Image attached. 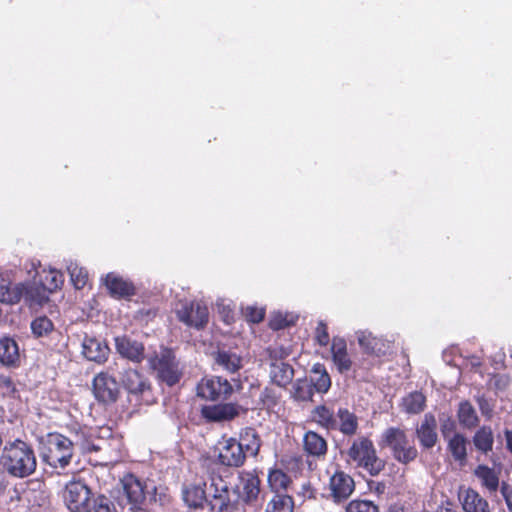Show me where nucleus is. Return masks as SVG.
<instances>
[{
    "label": "nucleus",
    "mask_w": 512,
    "mask_h": 512,
    "mask_svg": "<svg viewBox=\"0 0 512 512\" xmlns=\"http://www.w3.org/2000/svg\"><path fill=\"white\" fill-rule=\"evenodd\" d=\"M23 287L24 290L22 298H24L25 301L28 302L30 306L42 305L44 302L48 300V295L50 293L41 283H33L27 285L23 284Z\"/></svg>",
    "instance_id": "31"
},
{
    "label": "nucleus",
    "mask_w": 512,
    "mask_h": 512,
    "mask_svg": "<svg viewBox=\"0 0 512 512\" xmlns=\"http://www.w3.org/2000/svg\"><path fill=\"white\" fill-rule=\"evenodd\" d=\"M23 284L12 285L10 280L0 275V302L14 304L20 301L23 295Z\"/></svg>",
    "instance_id": "28"
},
{
    "label": "nucleus",
    "mask_w": 512,
    "mask_h": 512,
    "mask_svg": "<svg viewBox=\"0 0 512 512\" xmlns=\"http://www.w3.org/2000/svg\"><path fill=\"white\" fill-rule=\"evenodd\" d=\"M94 512H117L112 506L109 499L100 497L96 502H93Z\"/></svg>",
    "instance_id": "47"
},
{
    "label": "nucleus",
    "mask_w": 512,
    "mask_h": 512,
    "mask_svg": "<svg viewBox=\"0 0 512 512\" xmlns=\"http://www.w3.org/2000/svg\"><path fill=\"white\" fill-rule=\"evenodd\" d=\"M216 449L218 451L219 462L228 467H240L243 465L246 452L244 445L235 438L223 437L218 441Z\"/></svg>",
    "instance_id": "10"
},
{
    "label": "nucleus",
    "mask_w": 512,
    "mask_h": 512,
    "mask_svg": "<svg viewBox=\"0 0 512 512\" xmlns=\"http://www.w3.org/2000/svg\"><path fill=\"white\" fill-rule=\"evenodd\" d=\"M329 489L334 502L347 500L355 489L353 478L343 471H336L329 481Z\"/></svg>",
    "instance_id": "14"
},
{
    "label": "nucleus",
    "mask_w": 512,
    "mask_h": 512,
    "mask_svg": "<svg viewBox=\"0 0 512 512\" xmlns=\"http://www.w3.org/2000/svg\"><path fill=\"white\" fill-rule=\"evenodd\" d=\"M115 350L124 359L133 363H141L145 358L144 345L127 335L114 338Z\"/></svg>",
    "instance_id": "13"
},
{
    "label": "nucleus",
    "mask_w": 512,
    "mask_h": 512,
    "mask_svg": "<svg viewBox=\"0 0 512 512\" xmlns=\"http://www.w3.org/2000/svg\"><path fill=\"white\" fill-rule=\"evenodd\" d=\"M331 359L340 374H347L354 368V362L348 352L347 343L341 337H334L331 343Z\"/></svg>",
    "instance_id": "15"
},
{
    "label": "nucleus",
    "mask_w": 512,
    "mask_h": 512,
    "mask_svg": "<svg viewBox=\"0 0 512 512\" xmlns=\"http://www.w3.org/2000/svg\"><path fill=\"white\" fill-rule=\"evenodd\" d=\"M348 456L372 476L378 475L385 467V462L377 456L372 441L366 437L358 438L352 443Z\"/></svg>",
    "instance_id": "4"
},
{
    "label": "nucleus",
    "mask_w": 512,
    "mask_h": 512,
    "mask_svg": "<svg viewBox=\"0 0 512 512\" xmlns=\"http://www.w3.org/2000/svg\"><path fill=\"white\" fill-rule=\"evenodd\" d=\"M31 330L34 336L44 337L54 330V325L48 317L39 316L31 322Z\"/></svg>",
    "instance_id": "44"
},
{
    "label": "nucleus",
    "mask_w": 512,
    "mask_h": 512,
    "mask_svg": "<svg viewBox=\"0 0 512 512\" xmlns=\"http://www.w3.org/2000/svg\"><path fill=\"white\" fill-rule=\"evenodd\" d=\"M475 447L483 452L488 453L493 448L494 437L492 429L488 426L481 427L473 437Z\"/></svg>",
    "instance_id": "35"
},
{
    "label": "nucleus",
    "mask_w": 512,
    "mask_h": 512,
    "mask_svg": "<svg viewBox=\"0 0 512 512\" xmlns=\"http://www.w3.org/2000/svg\"><path fill=\"white\" fill-rule=\"evenodd\" d=\"M122 512H147L146 510L140 508L139 506H136V507H126V506H123L122 507Z\"/></svg>",
    "instance_id": "54"
},
{
    "label": "nucleus",
    "mask_w": 512,
    "mask_h": 512,
    "mask_svg": "<svg viewBox=\"0 0 512 512\" xmlns=\"http://www.w3.org/2000/svg\"><path fill=\"white\" fill-rule=\"evenodd\" d=\"M215 362L230 373H235L242 367V358L237 353L228 350L219 351Z\"/></svg>",
    "instance_id": "32"
},
{
    "label": "nucleus",
    "mask_w": 512,
    "mask_h": 512,
    "mask_svg": "<svg viewBox=\"0 0 512 512\" xmlns=\"http://www.w3.org/2000/svg\"><path fill=\"white\" fill-rule=\"evenodd\" d=\"M183 500L190 508H201L206 501V492L199 485L188 486L183 490Z\"/></svg>",
    "instance_id": "34"
},
{
    "label": "nucleus",
    "mask_w": 512,
    "mask_h": 512,
    "mask_svg": "<svg viewBox=\"0 0 512 512\" xmlns=\"http://www.w3.org/2000/svg\"><path fill=\"white\" fill-rule=\"evenodd\" d=\"M315 339L321 346H326L329 343V333L327 325L323 321H319L315 330Z\"/></svg>",
    "instance_id": "46"
},
{
    "label": "nucleus",
    "mask_w": 512,
    "mask_h": 512,
    "mask_svg": "<svg viewBox=\"0 0 512 512\" xmlns=\"http://www.w3.org/2000/svg\"><path fill=\"white\" fill-rule=\"evenodd\" d=\"M314 391L308 379H297L292 385L291 394L297 401H310L312 400Z\"/></svg>",
    "instance_id": "39"
},
{
    "label": "nucleus",
    "mask_w": 512,
    "mask_h": 512,
    "mask_svg": "<svg viewBox=\"0 0 512 512\" xmlns=\"http://www.w3.org/2000/svg\"><path fill=\"white\" fill-rule=\"evenodd\" d=\"M462 506L465 512H489L488 502L473 489L465 491Z\"/></svg>",
    "instance_id": "30"
},
{
    "label": "nucleus",
    "mask_w": 512,
    "mask_h": 512,
    "mask_svg": "<svg viewBox=\"0 0 512 512\" xmlns=\"http://www.w3.org/2000/svg\"><path fill=\"white\" fill-rule=\"evenodd\" d=\"M240 411L238 405L232 403L206 405L201 409L203 418L211 422L229 421L235 418Z\"/></svg>",
    "instance_id": "18"
},
{
    "label": "nucleus",
    "mask_w": 512,
    "mask_h": 512,
    "mask_svg": "<svg viewBox=\"0 0 512 512\" xmlns=\"http://www.w3.org/2000/svg\"><path fill=\"white\" fill-rule=\"evenodd\" d=\"M467 444V439L459 433L453 434V436L448 439V450L456 461L460 463L466 461Z\"/></svg>",
    "instance_id": "33"
},
{
    "label": "nucleus",
    "mask_w": 512,
    "mask_h": 512,
    "mask_svg": "<svg viewBox=\"0 0 512 512\" xmlns=\"http://www.w3.org/2000/svg\"><path fill=\"white\" fill-rule=\"evenodd\" d=\"M81 353L88 361L103 364L108 360L110 348L105 340L85 334L81 342Z\"/></svg>",
    "instance_id": "12"
},
{
    "label": "nucleus",
    "mask_w": 512,
    "mask_h": 512,
    "mask_svg": "<svg viewBox=\"0 0 512 512\" xmlns=\"http://www.w3.org/2000/svg\"><path fill=\"white\" fill-rule=\"evenodd\" d=\"M84 432H77L73 438L60 433H49L41 441V460L58 473L63 472L73 461L77 448H84Z\"/></svg>",
    "instance_id": "1"
},
{
    "label": "nucleus",
    "mask_w": 512,
    "mask_h": 512,
    "mask_svg": "<svg viewBox=\"0 0 512 512\" xmlns=\"http://www.w3.org/2000/svg\"><path fill=\"white\" fill-rule=\"evenodd\" d=\"M474 474L480 480L482 487H484L489 494H496L500 485L498 471L487 465H479L475 469Z\"/></svg>",
    "instance_id": "26"
},
{
    "label": "nucleus",
    "mask_w": 512,
    "mask_h": 512,
    "mask_svg": "<svg viewBox=\"0 0 512 512\" xmlns=\"http://www.w3.org/2000/svg\"><path fill=\"white\" fill-rule=\"evenodd\" d=\"M269 374L273 383L278 386H286L292 381L294 371L289 364L280 360H272Z\"/></svg>",
    "instance_id": "27"
},
{
    "label": "nucleus",
    "mask_w": 512,
    "mask_h": 512,
    "mask_svg": "<svg viewBox=\"0 0 512 512\" xmlns=\"http://www.w3.org/2000/svg\"><path fill=\"white\" fill-rule=\"evenodd\" d=\"M268 483L273 491L279 492L288 488L290 477L281 470H271L268 474Z\"/></svg>",
    "instance_id": "42"
},
{
    "label": "nucleus",
    "mask_w": 512,
    "mask_h": 512,
    "mask_svg": "<svg viewBox=\"0 0 512 512\" xmlns=\"http://www.w3.org/2000/svg\"><path fill=\"white\" fill-rule=\"evenodd\" d=\"M314 420L322 427L332 430L335 428V414L324 405L317 406L313 411Z\"/></svg>",
    "instance_id": "41"
},
{
    "label": "nucleus",
    "mask_w": 512,
    "mask_h": 512,
    "mask_svg": "<svg viewBox=\"0 0 512 512\" xmlns=\"http://www.w3.org/2000/svg\"><path fill=\"white\" fill-rule=\"evenodd\" d=\"M500 492L506 502V505H507L509 511H512V488H511V486L506 482H502L501 486H500Z\"/></svg>",
    "instance_id": "50"
},
{
    "label": "nucleus",
    "mask_w": 512,
    "mask_h": 512,
    "mask_svg": "<svg viewBox=\"0 0 512 512\" xmlns=\"http://www.w3.org/2000/svg\"><path fill=\"white\" fill-rule=\"evenodd\" d=\"M304 451L313 457L321 458L327 453V441L314 431H307L303 436Z\"/></svg>",
    "instance_id": "23"
},
{
    "label": "nucleus",
    "mask_w": 512,
    "mask_h": 512,
    "mask_svg": "<svg viewBox=\"0 0 512 512\" xmlns=\"http://www.w3.org/2000/svg\"><path fill=\"white\" fill-rule=\"evenodd\" d=\"M458 419L462 426L471 429L474 428L479 421L477 413L469 402H461L458 409Z\"/></svg>",
    "instance_id": "38"
},
{
    "label": "nucleus",
    "mask_w": 512,
    "mask_h": 512,
    "mask_svg": "<svg viewBox=\"0 0 512 512\" xmlns=\"http://www.w3.org/2000/svg\"><path fill=\"white\" fill-rule=\"evenodd\" d=\"M176 314L181 322L197 329L203 328L209 319L208 307L202 301H181Z\"/></svg>",
    "instance_id": "8"
},
{
    "label": "nucleus",
    "mask_w": 512,
    "mask_h": 512,
    "mask_svg": "<svg viewBox=\"0 0 512 512\" xmlns=\"http://www.w3.org/2000/svg\"><path fill=\"white\" fill-rule=\"evenodd\" d=\"M480 408H481L482 413H484V414L488 413L487 403L484 400L480 401Z\"/></svg>",
    "instance_id": "56"
},
{
    "label": "nucleus",
    "mask_w": 512,
    "mask_h": 512,
    "mask_svg": "<svg viewBox=\"0 0 512 512\" xmlns=\"http://www.w3.org/2000/svg\"><path fill=\"white\" fill-rule=\"evenodd\" d=\"M67 271L70 275L71 281L77 289L85 286L87 281V272L78 265V263L70 261L67 264Z\"/></svg>",
    "instance_id": "43"
},
{
    "label": "nucleus",
    "mask_w": 512,
    "mask_h": 512,
    "mask_svg": "<svg viewBox=\"0 0 512 512\" xmlns=\"http://www.w3.org/2000/svg\"><path fill=\"white\" fill-rule=\"evenodd\" d=\"M253 437V440L251 441V443H247L245 446H246V452L252 454V455H256L259 451V448H260V444H259V441L258 439L256 438V436L253 434L252 435Z\"/></svg>",
    "instance_id": "52"
},
{
    "label": "nucleus",
    "mask_w": 512,
    "mask_h": 512,
    "mask_svg": "<svg viewBox=\"0 0 512 512\" xmlns=\"http://www.w3.org/2000/svg\"><path fill=\"white\" fill-rule=\"evenodd\" d=\"M346 512H379V509L372 501L353 500L346 506Z\"/></svg>",
    "instance_id": "45"
},
{
    "label": "nucleus",
    "mask_w": 512,
    "mask_h": 512,
    "mask_svg": "<svg viewBox=\"0 0 512 512\" xmlns=\"http://www.w3.org/2000/svg\"><path fill=\"white\" fill-rule=\"evenodd\" d=\"M151 367L157 372L158 378L168 386L175 385L181 377L179 363L170 350H163L150 359Z\"/></svg>",
    "instance_id": "6"
},
{
    "label": "nucleus",
    "mask_w": 512,
    "mask_h": 512,
    "mask_svg": "<svg viewBox=\"0 0 512 512\" xmlns=\"http://www.w3.org/2000/svg\"><path fill=\"white\" fill-rule=\"evenodd\" d=\"M123 387L133 395L143 394L149 389L147 379L135 369L124 370L121 374Z\"/></svg>",
    "instance_id": "21"
},
{
    "label": "nucleus",
    "mask_w": 512,
    "mask_h": 512,
    "mask_svg": "<svg viewBox=\"0 0 512 512\" xmlns=\"http://www.w3.org/2000/svg\"><path fill=\"white\" fill-rule=\"evenodd\" d=\"M381 444L390 450L393 458L400 464L407 465L415 461L419 454L413 438L399 427L387 428L382 433Z\"/></svg>",
    "instance_id": "3"
},
{
    "label": "nucleus",
    "mask_w": 512,
    "mask_h": 512,
    "mask_svg": "<svg viewBox=\"0 0 512 512\" xmlns=\"http://www.w3.org/2000/svg\"><path fill=\"white\" fill-rule=\"evenodd\" d=\"M1 464L9 475L15 478H25L35 472L37 460L30 445L16 440L4 447Z\"/></svg>",
    "instance_id": "2"
},
{
    "label": "nucleus",
    "mask_w": 512,
    "mask_h": 512,
    "mask_svg": "<svg viewBox=\"0 0 512 512\" xmlns=\"http://www.w3.org/2000/svg\"><path fill=\"white\" fill-rule=\"evenodd\" d=\"M272 327H273L274 329H279V328H281V327H282V325H281V324H275V323H272Z\"/></svg>",
    "instance_id": "58"
},
{
    "label": "nucleus",
    "mask_w": 512,
    "mask_h": 512,
    "mask_svg": "<svg viewBox=\"0 0 512 512\" xmlns=\"http://www.w3.org/2000/svg\"><path fill=\"white\" fill-rule=\"evenodd\" d=\"M357 340L361 348H363L367 353L374 354L376 356L385 355L391 347L390 342L381 337L373 336L367 331H358Z\"/></svg>",
    "instance_id": "20"
},
{
    "label": "nucleus",
    "mask_w": 512,
    "mask_h": 512,
    "mask_svg": "<svg viewBox=\"0 0 512 512\" xmlns=\"http://www.w3.org/2000/svg\"><path fill=\"white\" fill-rule=\"evenodd\" d=\"M309 382L318 393H327L331 387V377L322 363H315L310 370Z\"/></svg>",
    "instance_id": "25"
},
{
    "label": "nucleus",
    "mask_w": 512,
    "mask_h": 512,
    "mask_svg": "<svg viewBox=\"0 0 512 512\" xmlns=\"http://www.w3.org/2000/svg\"><path fill=\"white\" fill-rule=\"evenodd\" d=\"M64 282L63 274L56 270L50 269L43 271V275L40 278V283L46 288L49 293L56 291Z\"/></svg>",
    "instance_id": "40"
},
{
    "label": "nucleus",
    "mask_w": 512,
    "mask_h": 512,
    "mask_svg": "<svg viewBox=\"0 0 512 512\" xmlns=\"http://www.w3.org/2000/svg\"><path fill=\"white\" fill-rule=\"evenodd\" d=\"M426 398L421 392H412L402 400V408L408 414H418L425 408Z\"/></svg>",
    "instance_id": "37"
},
{
    "label": "nucleus",
    "mask_w": 512,
    "mask_h": 512,
    "mask_svg": "<svg viewBox=\"0 0 512 512\" xmlns=\"http://www.w3.org/2000/svg\"><path fill=\"white\" fill-rule=\"evenodd\" d=\"M63 498L67 508L72 512H90L94 502L91 490L82 481L69 482Z\"/></svg>",
    "instance_id": "5"
},
{
    "label": "nucleus",
    "mask_w": 512,
    "mask_h": 512,
    "mask_svg": "<svg viewBox=\"0 0 512 512\" xmlns=\"http://www.w3.org/2000/svg\"><path fill=\"white\" fill-rule=\"evenodd\" d=\"M19 347L10 337L0 338V363L5 366H14L19 361Z\"/></svg>",
    "instance_id": "29"
},
{
    "label": "nucleus",
    "mask_w": 512,
    "mask_h": 512,
    "mask_svg": "<svg viewBox=\"0 0 512 512\" xmlns=\"http://www.w3.org/2000/svg\"><path fill=\"white\" fill-rule=\"evenodd\" d=\"M415 434L422 448L434 447L438 440L435 416L431 413L425 414L421 424L416 428Z\"/></svg>",
    "instance_id": "17"
},
{
    "label": "nucleus",
    "mask_w": 512,
    "mask_h": 512,
    "mask_svg": "<svg viewBox=\"0 0 512 512\" xmlns=\"http://www.w3.org/2000/svg\"><path fill=\"white\" fill-rule=\"evenodd\" d=\"M0 389L6 395H13L16 392V386L9 376L0 375Z\"/></svg>",
    "instance_id": "48"
},
{
    "label": "nucleus",
    "mask_w": 512,
    "mask_h": 512,
    "mask_svg": "<svg viewBox=\"0 0 512 512\" xmlns=\"http://www.w3.org/2000/svg\"><path fill=\"white\" fill-rule=\"evenodd\" d=\"M505 436H506L507 448L512 453V431L507 430L505 432Z\"/></svg>",
    "instance_id": "53"
},
{
    "label": "nucleus",
    "mask_w": 512,
    "mask_h": 512,
    "mask_svg": "<svg viewBox=\"0 0 512 512\" xmlns=\"http://www.w3.org/2000/svg\"><path fill=\"white\" fill-rule=\"evenodd\" d=\"M119 385L108 371L98 373L93 379V393L103 403H113L119 396Z\"/></svg>",
    "instance_id": "11"
},
{
    "label": "nucleus",
    "mask_w": 512,
    "mask_h": 512,
    "mask_svg": "<svg viewBox=\"0 0 512 512\" xmlns=\"http://www.w3.org/2000/svg\"><path fill=\"white\" fill-rule=\"evenodd\" d=\"M123 495L127 500L126 507H136L145 499L142 483L134 475L128 474L121 480Z\"/></svg>",
    "instance_id": "19"
},
{
    "label": "nucleus",
    "mask_w": 512,
    "mask_h": 512,
    "mask_svg": "<svg viewBox=\"0 0 512 512\" xmlns=\"http://www.w3.org/2000/svg\"><path fill=\"white\" fill-rule=\"evenodd\" d=\"M208 495L211 498L209 504L212 512H222L235 504L234 489H230L228 482L221 476H211Z\"/></svg>",
    "instance_id": "7"
},
{
    "label": "nucleus",
    "mask_w": 512,
    "mask_h": 512,
    "mask_svg": "<svg viewBox=\"0 0 512 512\" xmlns=\"http://www.w3.org/2000/svg\"><path fill=\"white\" fill-rule=\"evenodd\" d=\"M383 490H384V485H382V484H378V486H377V491H378V492H382Z\"/></svg>",
    "instance_id": "57"
},
{
    "label": "nucleus",
    "mask_w": 512,
    "mask_h": 512,
    "mask_svg": "<svg viewBox=\"0 0 512 512\" xmlns=\"http://www.w3.org/2000/svg\"><path fill=\"white\" fill-rule=\"evenodd\" d=\"M235 503L239 500L250 504L257 500L260 493V480L252 474L239 477V484L234 488Z\"/></svg>",
    "instance_id": "16"
},
{
    "label": "nucleus",
    "mask_w": 512,
    "mask_h": 512,
    "mask_svg": "<svg viewBox=\"0 0 512 512\" xmlns=\"http://www.w3.org/2000/svg\"><path fill=\"white\" fill-rule=\"evenodd\" d=\"M106 288L115 297H126L134 293L132 283L116 273H108L104 279Z\"/></svg>",
    "instance_id": "24"
},
{
    "label": "nucleus",
    "mask_w": 512,
    "mask_h": 512,
    "mask_svg": "<svg viewBox=\"0 0 512 512\" xmlns=\"http://www.w3.org/2000/svg\"><path fill=\"white\" fill-rule=\"evenodd\" d=\"M510 356H511V358H512V348L510 349Z\"/></svg>",
    "instance_id": "59"
},
{
    "label": "nucleus",
    "mask_w": 512,
    "mask_h": 512,
    "mask_svg": "<svg viewBox=\"0 0 512 512\" xmlns=\"http://www.w3.org/2000/svg\"><path fill=\"white\" fill-rule=\"evenodd\" d=\"M232 391L230 382L218 376L204 378L197 385V395L210 401L225 400Z\"/></svg>",
    "instance_id": "9"
},
{
    "label": "nucleus",
    "mask_w": 512,
    "mask_h": 512,
    "mask_svg": "<svg viewBox=\"0 0 512 512\" xmlns=\"http://www.w3.org/2000/svg\"><path fill=\"white\" fill-rule=\"evenodd\" d=\"M5 488H6L5 479H4V476L0 473V494L2 492H4Z\"/></svg>",
    "instance_id": "55"
},
{
    "label": "nucleus",
    "mask_w": 512,
    "mask_h": 512,
    "mask_svg": "<svg viewBox=\"0 0 512 512\" xmlns=\"http://www.w3.org/2000/svg\"><path fill=\"white\" fill-rule=\"evenodd\" d=\"M264 310L255 307L246 308V317L253 323H259L264 318Z\"/></svg>",
    "instance_id": "49"
},
{
    "label": "nucleus",
    "mask_w": 512,
    "mask_h": 512,
    "mask_svg": "<svg viewBox=\"0 0 512 512\" xmlns=\"http://www.w3.org/2000/svg\"><path fill=\"white\" fill-rule=\"evenodd\" d=\"M358 429L357 416L347 408H339L335 415V428L346 436H353Z\"/></svg>",
    "instance_id": "22"
},
{
    "label": "nucleus",
    "mask_w": 512,
    "mask_h": 512,
    "mask_svg": "<svg viewBox=\"0 0 512 512\" xmlns=\"http://www.w3.org/2000/svg\"><path fill=\"white\" fill-rule=\"evenodd\" d=\"M455 429V422L447 417L446 419H441V433L444 438H448L450 434L453 433Z\"/></svg>",
    "instance_id": "51"
},
{
    "label": "nucleus",
    "mask_w": 512,
    "mask_h": 512,
    "mask_svg": "<svg viewBox=\"0 0 512 512\" xmlns=\"http://www.w3.org/2000/svg\"><path fill=\"white\" fill-rule=\"evenodd\" d=\"M294 501L286 494H275L267 503L265 512H293Z\"/></svg>",
    "instance_id": "36"
}]
</instances>
